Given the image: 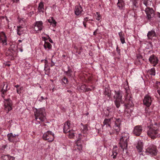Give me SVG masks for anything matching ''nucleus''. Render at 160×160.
<instances>
[{
	"instance_id": "20e7f679",
	"label": "nucleus",
	"mask_w": 160,
	"mask_h": 160,
	"mask_svg": "<svg viewBox=\"0 0 160 160\" xmlns=\"http://www.w3.org/2000/svg\"><path fill=\"white\" fill-rule=\"evenodd\" d=\"M129 136L127 133L123 132L122 133L121 138H120L119 144L121 149L124 152V150L127 152V148L128 146V140Z\"/></svg>"
},
{
	"instance_id": "bf43d9fd",
	"label": "nucleus",
	"mask_w": 160,
	"mask_h": 160,
	"mask_svg": "<svg viewBox=\"0 0 160 160\" xmlns=\"http://www.w3.org/2000/svg\"><path fill=\"white\" fill-rule=\"evenodd\" d=\"M51 62H52V63H53L52 61V59H51Z\"/></svg>"
},
{
	"instance_id": "f3484780",
	"label": "nucleus",
	"mask_w": 160,
	"mask_h": 160,
	"mask_svg": "<svg viewBox=\"0 0 160 160\" xmlns=\"http://www.w3.org/2000/svg\"><path fill=\"white\" fill-rule=\"evenodd\" d=\"M18 136V135L14 134V135L12 133H8L7 135V137L8 140L10 142H13L16 139L17 136Z\"/></svg>"
},
{
	"instance_id": "49530a36",
	"label": "nucleus",
	"mask_w": 160,
	"mask_h": 160,
	"mask_svg": "<svg viewBox=\"0 0 160 160\" xmlns=\"http://www.w3.org/2000/svg\"><path fill=\"white\" fill-rule=\"evenodd\" d=\"M83 25H84V27H85V28H86V22H85L83 21Z\"/></svg>"
},
{
	"instance_id": "8fccbe9b",
	"label": "nucleus",
	"mask_w": 160,
	"mask_h": 160,
	"mask_svg": "<svg viewBox=\"0 0 160 160\" xmlns=\"http://www.w3.org/2000/svg\"><path fill=\"white\" fill-rule=\"evenodd\" d=\"M19 91H20V90H19V89H17V93H18L19 94V93H20V92Z\"/></svg>"
},
{
	"instance_id": "a18cd8bd",
	"label": "nucleus",
	"mask_w": 160,
	"mask_h": 160,
	"mask_svg": "<svg viewBox=\"0 0 160 160\" xmlns=\"http://www.w3.org/2000/svg\"><path fill=\"white\" fill-rule=\"evenodd\" d=\"M33 14L34 12H31L29 13V16L31 17Z\"/></svg>"
},
{
	"instance_id": "a211bd4d",
	"label": "nucleus",
	"mask_w": 160,
	"mask_h": 160,
	"mask_svg": "<svg viewBox=\"0 0 160 160\" xmlns=\"http://www.w3.org/2000/svg\"><path fill=\"white\" fill-rule=\"evenodd\" d=\"M136 146L138 152H142L143 148L142 142L140 140L138 141L136 144Z\"/></svg>"
},
{
	"instance_id": "f03ea898",
	"label": "nucleus",
	"mask_w": 160,
	"mask_h": 160,
	"mask_svg": "<svg viewBox=\"0 0 160 160\" xmlns=\"http://www.w3.org/2000/svg\"><path fill=\"white\" fill-rule=\"evenodd\" d=\"M159 126L157 123L150 125L148 127L147 131L148 135L151 138L154 139L158 136L159 130Z\"/></svg>"
},
{
	"instance_id": "9b49d317",
	"label": "nucleus",
	"mask_w": 160,
	"mask_h": 160,
	"mask_svg": "<svg viewBox=\"0 0 160 160\" xmlns=\"http://www.w3.org/2000/svg\"><path fill=\"white\" fill-rule=\"evenodd\" d=\"M142 131V127L141 125H137L135 127L133 132L136 136H139Z\"/></svg>"
},
{
	"instance_id": "aec40b11",
	"label": "nucleus",
	"mask_w": 160,
	"mask_h": 160,
	"mask_svg": "<svg viewBox=\"0 0 160 160\" xmlns=\"http://www.w3.org/2000/svg\"><path fill=\"white\" fill-rule=\"evenodd\" d=\"M82 11V8L81 6L78 5L76 6L75 9V13L76 15H79Z\"/></svg>"
},
{
	"instance_id": "e2e57ef3",
	"label": "nucleus",
	"mask_w": 160,
	"mask_h": 160,
	"mask_svg": "<svg viewBox=\"0 0 160 160\" xmlns=\"http://www.w3.org/2000/svg\"><path fill=\"white\" fill-rule=\"evenodd\" d=\"M159 18H160V15H159Z\"/></svg>"
},
{
	"instance_id": "393cba45",
	"label": "nucleus",
	"mask_w": 160,
	"mask_h": 160,
	"mask_svg": "<svg viewBox=\"0 0 160 160\" xmlns=\"http://www.w3.org/2000/svg\"><path fill=\"white\" fill-rule=\"evenodd\" d=\"M118 35L122 43L124 44L125 42L124 34L122 31H121L118 33Z\"/></svg>"
},
{
	"instance_id": "bb28decb",
	"label": "nucleus",
	"mask_w": 160,
	"mask_h": 160,
	"mask_svg": "<svg viewBox=\"0 0 160 160\" xmlns=\"http://www.w3.org/2000/svg\"><path fill=\"white\" fill-rule=\"evenodd\" d=\"M117 5L119 8L120 9L122 10L124 6V3L123 0H118Z\"/></svg>"
},
{
	"instance_id": "2eb2a0df",
	"label": "nucleus",
	"mask_w": 160,
	"mask_h": 160,
	"mask_svg": "<svg viewBox=\"0 0 160 160\" xmlns=\"http://www.w3.org/2000/svg\"><path fill=\"white\" fill-rule=\"evenodd\" d=\"M149 61L151 64H153L154 66H155L158 63V60L156 56L154 55H152L149 58Z\"/></svg>"
},
{
	"instance_id": "412c9836",
	"label": "nucleus",
	"mask_w": 160,
	"mask_h": 160,
	"mask_svg": "<svg viewBox=\"0 0 160 160\" xmlns=\"http://www.w3.org/2000/svg\"><path fill=\"white\" fill-rule=\"evenodd\" d=\"M44 3L42 2H41L39 4L38 8V12H43L44 8Z\"/></svg>"
},
{
	"instance_id": "0eeeda50",
	"label": "nucleus",
	"mask_w": 160,
	"mask_h": 160,
	"mask_svg": "<svg viewBox=\"0 0 160 160\" xmlns=\"http://www.w3.org/2000/svg\"><path fill=\"white\" fill-rule=\"evenodd\" d=\"M54 134L51 131H48L43 134L42 138L45 140H48L49 142H52L53 140Z\"/></svg>"
},
{
	"instance_id": "2f4dec72",
	"label": "nucleus",
	"mask_w": 160,
	"mask_h": 160,
	"mask_svg": "<svg viewBox=\"0 0 160 160\" xmlns=\"http://www.w3.org/2000/svg\"><path fill=\"white\" fill-rule=\"evenodd\" d=\"M68 70L67 71H66L65 72V73H66V74L68 77H72V71L71 69L69 68V67H68Z\"/></svg>"
},
{
	"instance_id": "79ce46f5",
	"label": "nucleus",
	"mask_w": 160,
	"mask_h": 160,
	"mask_svg": "<svg viewBox=\"0 0 160 160\" xmlns=\"http://www.w3.org/2000/svg\"><path fill=\"white\" fill-rule=\"evenodd\" d=\"M83 136V135H82L81 134H79L78 140H78H79V141L81 140V139L82 138V137Z\"/></svg>"
},
{
	"instance_id": "4468645a",
	"label": "nucleus",
	"mask_w": 160,
	"mask_h": 160,
	"mask_svg": "<svg viewBox=\"0 0 160 160\" xmlns=\"http://www.w3.org/2000/svg\"><path fill=\"white\" fill-rule=\"evenodd\" d=\"M147 151L151 154L155 155L157 153L156 147L153 145L150 146L147 148Z\"/></svg>"
},
{
	"instance_id": "864d4df0",
	"label": "nucleus",
	"mask_w": 160,
	"mask_h": 160,
	"mask_svg": "<svg viewBox=\"0 0 160 160\" xmlns=\"http://www.w3.org/2000/svg\"><path fill=\"white\" fill-rule=\"evenodd\" d=\"M49 41H50L51 42V43H52V42H52V41L51 39H50L49 40Z\"/></svg>"
},
{
	"instance_id": "f8f14e48",
	"label": "nucleus",
	"mask_w": 160,
	"mask_h": 160,
	"mask_svg": "<svg viewBox=\"0 0 160 160\" xmlns=\"http://www.w3.org/2000/svg\"><path fill=\"white\" fill-rule=\"evenodd\" d=\"M0 42L3 45L7 44V38L5 33L3 32H0Z\"/></svg>"
},
{
	"instance_id": "6e6d98bb",
	"label": "nucleus",
	"mask_w": 160,
	"mask_h": 160,
	"mask_svg": "<svg viewBox=\"0 0 160 160\" xmlns=\"http://www.w3.org/2000/svg\"><path fill=\"white\" fill-rule=\"evenodd\" d=\"M1 131H2V128H1L0 127V134H1Z\"/></svg>"
},
{
	"instance_id": "09e8293b",
	"label": "nucleus",
	"mask_w": 160,
	"mask_h": 160,
	"mask_svg": "<svg viewBox=\"0 0 160 160\" xmlns=\"http://www.w3.org/2000/svg\"><path fill=\"white\" fill-rule=\"evenodd\" d=\"M98 30V29H97L95 32H93V35H96V33L97 32V31Z\"/></svg>"
},
{
	"instance_id": "72a5a7b5",
	"label": "nucleus",
	"mask_w": 160,
	"mask_h": 160,
	"mask_svg": "<svg viewBox=\"0 0 160 160\" xmlns=\"http://www.w3.org/2000/svg\"><path fill=\"white\" fill-rule=\"evenodd\" d=\"M151 2L149 0H144L143 4L146 7H149L151 5Z\"/></svg>"
},
{
	"instance_id": "58836bf2",
	"label": "nucleus",
	"mask_w": 160,
	"mask_h": 160,
	"mask_svg": "<svg viewBox=\"0 0 160 160\" xmlns=\"http://www.w3.org/2000/svg\"><path fill=\"white\" fill-rule=\"evenodd\" d=\"M118 154V153L116 151H113L112 152V154L111 155V156L113 158H116Z\"/></svg>"
},
{
	"instance_id": "7c9ffc66",
	"label": "nucleus",
	"mask_w": 160,
	"mask_h": 160,
	"mask_svg": "<svg viewBox=\"0 0 160 160\" xmlns=\"http://www.w3.org/2000/svg\"><path fill=\"white\" fill-rule=\"evenodd\" d=\"M43 46L45 49L48 48V49H50L52 48L51 44L49 42L46 41L45 42Z\"/></svg>"
},
{
	"instance_id": "4be33fe9",
	"label": "nucleus",
	"mask_w": 160,
	"mask_h": 160,
	"mask_svg": "<svg viewBox=\"0 0 160 160\" xmlns=\"http://www.w3.org/2000/svg\"><path fill=\"white\" fill-rule=\"evenodd\" d=\"M26 30V28L22 26H17V34L19 35H21L22 33Z\"/></svg>"
},
{
	"instance_id": "7ed1b4c3",
	"label": "nucleus",
	"mask_w": 160,
	"mask_h": 160,
	"mask_svg": "<svg viewBox=\"0 0 160 160\" xmlns=\"http://www.w3.org/2000/svg\"><path fill=\"white\" fill-rule=\"evenodd\" d=\"M126 94L125 96V102L126 103H127V104L125 105V106L126 107V108L125 110V114L127 112V113L128 114V116H130L129 112H131L132 110L131 109L129 108H131L133 106V104L132 101V98L131 97V94L130 93L129 90H126Z\"/></svg>"
},
{
	"instance_id": "13d9d810",
	"label": "nucleus",
	"mask_w": 160,
	"mask_h": 160,
	"mask_svg": "<svg viewBox=\"0 0 160 160\" xmlns=\"http://www.w3.org/2000/svg\"><path fill=\"white\" fill-rule=\"evenodd\" d=\"M23 10H26V9H25V8H23Z\"/></svg>"
},
{
	"instance_id": "603ef678",
	"label": "nucleus",
	"mask_w": 160,
	"mask_h": 160,
	"mask_svg": "<svg viewBox=\"0 0 160 160\" xmlns=\"http://www.w3.org/2000/svg\"><path fill=\"white\" fill-rule=\"evenodd\" d=\"M5 66H10V64H5Z\"/></svg>"
},
{
	"instance_id": "dca6fc26",
	"label": "nucleus",
	"mask_w": 160,
	"mask_h": 160,
	"mask_svg": "<svg viewBox=\"0 0 160 160\" xmlns=\"http://www.w3.org/2000/svg\"><path fill=\"white\" fill-rule=\"evenodd\" d=\"M112 118L108 119L106 118L105 119L103 122V125L102 126V128H103L104 127H106L108 128V130L109 131V129L111 128L110 124L111 123V120H112Z\"/></svg>"
},
{
	"instance_id": "423d86ee",
	"label": "nucleus",
	"mask_w": 160,
	"mask_h": 160,
	"mask_svg": "<svg viewBox=\"0 0 160 160\" xmlns=\"http://www.w3.org/2000/svg\"><path fill=\"white\" fill-rule=\"evenodd\" d=\"M121 121L119 118H116L115 122L114 125L113 127V132H109L110 135L115 133L118 135L119 133L120 130V126L121 124Z\"/></svg>"
},
{
	"instance_id": "6ab92c4d",
	"label": "nucleus",
	"mask_w": 160,
	"mask_h": 160,
	"mask_svg": "<svg viewBox=\"0 0 160 160\" xmlns=\"http://www.w3.org/2000/svg\"><path fill=\"white\" fill-rule=\"evenodd\" d=\"M147 36L148 39H152V38L156 36V34L154 30H152L148 32Z\"/></svg>"
},
{
	"instance_id": "4d7b16f0",
	"label": "nucleus",
	"mask_w": 160,
	"mask_h": 160,
	"mask_svg": "<svg viewBox=\"0 0 160 160\" xmlns=\"http://www.w3.org/2000/svg\"><path fill=\"white\" fill-rule=\"evenodd\" d=\"M18 41L19 42H22V40H19Z\"/></svg>"
},
{
	"instance_id": "c03bdc74",
	"label": "nucleus",
	"mask_w": 160,
	"mask_h": 160,
	"mask_svg": "<svg viewBox=\"0 0 160 160\" xmlns=\"http://www.w3.org/2000/svg\"><path fill=\"white\" fill-rule=\"evenodd\" d=\"M12 1L13 2V3H18L19 2V0H12Z\"/></svg>"
},
{
	"instance_id": "6e6552de",
	"label": "nucleus",
	"mask_w": 160,
	"mask_h": 160,
	"mask_svg": "<svg viewBox=\"0 0 160 160\" xmlns=\"http://www.w3.org/2000/svg\"><path fill=\"white\" fill-rule=\"evenodd\" d=\"M145 11L148 20H150L152 18L154 17V11L152 8L148 7L145 9Z\"/></svg>"
},
{
	"instance_id": "cd10ccee",
	"label": "nucleus",
	"mask_w": 160,
	"mask_h": 160,
	"mask_svg": "<svg viewBox=\"0 0 160 160\" xmlns=\"http://www.w3.org/2000/svg\"><path fill=\"white\" fill-rule=\"evenodd\" d=\"M75 131L74 130H73L72 129H71V130H70V131L68 132V137L70 138H73L75 136Z\"/></svg>"
},
{
	"instance_id": "9d476101",
	"label": "nucleus",
	"mask_w": 160,
	"mask_h": 160,
	"mask_svg": "<svg viewBox=\"0 0 160 160\" xmlns=\"http://www.w3.org/2000/svg\"><path fill=\"white\" fill-rule=\"evenodd\" d=\"M152 99L151 97L148 95H145L143 100V104L147 107H149L151 104Z\"/></svg>"
},
{
	"instance_id": "052dcab7",
	"label": "nucleus",
	"mask_w": 160,
	"mask_h": 160,
	"mask_svg": "<svg viewBox=\"0 0 160 160\" xmlns=\"http://www.w3.org/2000/svg\"><path fill=\"white\" fill-rule=\"evenodd\" d=\"M90 20H91V21H93L92 19H91H91H90Z\"/></svg>"
},
{
	"instance_id": "ddd939ff",
	"label": "nucleus",
	"mask_w": 160,
	"mask_h": 160,
	"mask_svg": "<svg viewBox=\"0 0 160 160\" xmlns=\"http://www.w3.org/2000/svg\"><path fill=\"white\" fill-rule=\"evenodd\" d=\"M63 130L64 132L66 133H68V132L71 130V123L70 121H68L64 123Z\"/></svg>"
},
{
	"instance_id": "b1692460",
	"label": "nucleus",
	"mask_w": 160,
	"mask_h": 160,
	"mask_svg": "<svg viewBox=\"0 0 160 160\" xmlns=\"http://www.w3.org/2000/svg\"><path fill=\"white\" fill-rule=\"evenodd\" d=\"M2 88L1 92L3 94L6 92L8 89V84L7 83L3 82L1 85Z\"/></svg>"
},
{
	"instance_id": "5fc2aeb1",
	"label": "nucleus",
	"mask_w": 160,
	"mask_h": 160,
	"mask_svg": "<svg viewBox=\"0 0 160 160\" xmlns=\"http://www.w3.org/2000/svg\"><path fill=\"white\" fill-rule=\"evenodd\" d=\"M41 98H42V100H43V99H44V98H43V97H42H42H41Z\"/></svg>"
},
{
	"instance_id": "1a4fd4ad",
	"label": "nucleus",
	"mask_w": 160,
	"mask_h": 160,
	"mask_svg": "<svg viewBox=\"0 0 160 160\" xmlns=\"http://www.w3.org/2000/svg\"><path fill=\"white\" fill-rule=\"evenodd\" d=\"M42 22L41 21L37 22L34 25L33 28L34 30V33H37L39 31H41L42 29Z\"/></svg>"
},
{
	"instance_id": "f704fd0d",
	"label": "nucleus",
	"mask_w": 160,
	"mask_h": 160,
	"mask_svg": "<svg viewBox=\"0 0 160 160\" xmlns=\"http://www.w3.org/2000/svg\"><path fill=\"white\" fill-rule=\"evenodd\" d=\"M82 132L83 133L86 134L87 133L88 131V126L87 125H84L83 126V128H82Z\"/></svg>"
},
{
	"instance_id": "a878e982",
	"label": "nucleus",
	"mask_w": 160,
	"mask_h": 160,
	"mask_svg": "<svg viewBox=\"0 0 160 160\" xmlns=\"http://www.w3.org/2000/svg\"><path fill=\"white\" fill-rule=\"evenodd\" d=\"M12 102L10 99H4V107L12 106Z\"/></svg>"
},
{
	"instance_id": "4c0bfd02",
	"label": "nucleus",
	"mask_w": 160,
	"mask_h": 160,
	"mask_svg": "<svg viewBox=\"0 0 160 160\" xmlns=\"http://www.w3.org/2000/svg\"><path fill=\"white\" fill-rule=\"evenodd\" d=\"M148 72L151 75L154 76L155 75V70L154 68H152L148 71Z\"/></svg>"
},
{
	"instance_id": "ea45409f",
	"label": "nucleus",
	"mask_w": 160,
	"mask_h": 160,
	"mask_svg": "<svg viewBox=\"0 0 160 160\" xmlns=\"http://www.w3.org/2000/svg\"><path fill=\"white\" fill-rule=\"evenodd\" d=\"M104 93L105 95H107L109 97L111 96V94L110 93V91L108 89H105Z\"/></svg>"
},
{
	"instance_id": "a19ab883",
	"label": "nucleus",
	"mask_w": 160,
	"mask_h": 160,
	"mask_svg": "<svg viewBox=\"0 0 160 160\" xmlns=\"http://www.w3.org/2000/svg\"><path fill=\"white\" fill-rule=\"evenodd\" d=\"M62 81L63 82L66 84L68 83V80L67 78H66L65 77H64L62 79Z\"/></svg>"
},
{
	"instance_id": "c9c22d12",
	"label": "nucleus",
	"mask_w": 160,
	"mask_h": 160,
	"mask_svg": "<svg viewBox=\"0 0 160 160\" xmlns=\"http://www.w3.org/2000/svg\"><path fill=\"white\" fill-rule=\"evenodd\" d=\"M12 106H8L4 107L5 110L7 113H8L9 111H11L12 109Z\"/></svg>"
},
{
	"instance_id": "473e14b6",
	"label": "nucleus",
	"mask_w": 160,
	"mask_h": 160,
	"mask_svg": "<svg viewBox=\"0 0 160 160\" xmlns=\"http://www.w3.org/2000/svg\"><path fill=\"white\" fill-rule=\"evenodd\" d=\"M96 19L99 21L102 18V16L100 14V13L98 12H96V14L95 15Z\"/></svg>"
},
{
	"instance_id": "37998d69",
	"label": "nucleus",
	"mask_w": 160,
	"mask_h": 160,
	"mask_svg": "<svg viewBox=\"0 0 160 160\" xmlns=\"http://www.w3.org/2000/svg\"><path fill=\"white\" fill-rule=\"evenodd\" d=\"M88 17H86L84 18V19L83 21H85V22H87L88 21Z\"/></svg>"
},
{
	"instance_id": "39448f33",
	"label": "nucleus",
	"mask_w": 160,
	"mask_h": 160,
	"mask_svg": "<svg viewBox=\"0 0 160 160\" xmlns=\"http://www.w3.org/2000/svg\"><path fill=\"white\" fill-rule=\"evenodd\" d=\"M115 95L114 98L115 100L114 101L115 104L117 108H119L122 102V92L120 90L114 91Z\"/></svg>"
},
{
	"instance_id": "de8ad7c7",
	"label": "nucleus",
	"mask_w": 160,
	"mask_h": 160,
	"mask_svg": "<svg viewBox=\"0 0 160 160\" xmlns=\"http://www.w3.org/2000/svg\"><path fill=\"white\" fill-rule=\"evenodd\" d=\"M23 87H21L19 88L18 89L20 91L22 90L23 89Z\"/></svg>"
},
{
	"instance_id": "f257e3e1",
	"label": "nucleus",
	"mask_w": 160,
	"mask_h": 160,
	"mask_svg": "<svg viewBox=\"0 0 160 160\" xmlns=\"http://www.w3.org/2000/svg\"><path fill=\"white\" fill-rule=\"evenodd\" d=\"M34 115L36 121L39 123L45 122L46 120V113L44 108L37 109Z\"/></svg>"
},
{
	"instance_id": "5701e85b",
	"label": "nucleus",
	"mask_w": 160,
	"mask_h": 160,
	"mask_svg": "<svg viewBox=\"0 0 160 160\" xmlns=\"http://www.w3.org/2000/svg\"><path fill=\"white\" fill-rule=\"evenodd\" d=\"M2 160H14V157L8 155H3L1 157Z\"/></svg>"
},
{
	"instance_id": "c756f323",
	"label": "nucleus",
	"mask_w": 160,
	"mask_h": 160,
	"mask_svg": "<svg viewBox=\"0 0 160 160\" xmlns=\"http://www.w3.org/2000/svg\"><path fill=\"white\" fill-rule=\"evenodd\" d=\"M76 148H77L80 151L82 149V146L79 140H78L76 143V145H75Z\"/></svg>"
},
{
	"instance_id": "3c124183",
	"label": "nucleus",
	"mask_w": 160,
	"mask_h": 160,
	"mask_svg": "<svg viewBox=\"0 0 160 160\" xmlns=\"http://www.w3.org/2000/svg\"><path fill=\"white\" fill-rule=\"evenodd\" d=\"M14 87H16V88H18L19 87V85H15L14 86Z\"/></svg>"
},
{
	"instance_id": "680f3d73",
	"label": "nucleus",
	"mask_w": 160,
	"mask_h": 160,
	"mask_svg": "<svg viewBox=\"0 0 160 160\" xmlns=\"http://www.w3.org/2000/svg\"><path fill=\"white\" fill-rule=\"evenodd\" d=\"M53 56H54V55H52V58Z\"/></svg>"
},
{
	"instance_id": "e433bc0d",
	"label": "nucleus",
	"mask_w": 160,
	"mask_h": 160,
	"mask_svg": "<svg viewBox=\"0 0 160 160\" xmlns=\"http://www.w3.org/2000/svg\"><path fill=\"white\" fill-rule=\"evenodd\" d=\"M155 85L158 89L157 91L158 93L160 95V82H157Z\"/></svg>"
},
{
	"instance_id": "c85d7f7f",
	"label": "nucleus",
	"mask_w": 160,
	"mask_h": 160,
	"mask_svg": "<svg viewBox=\"0 0 160 160\" xmlns=\"http://www.w3.org/2000/svg\"><path fill=\"white\" fill-rule=\"evenodd\" d=\"M48 21L52 26L55 27L56 26L57 22L53 19V17L50 18L48 20Z\"/></svg>"
}]
</instances>
